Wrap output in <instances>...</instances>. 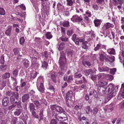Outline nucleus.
Masks as SVG:
<instances>
[{"label":"nucleus","instance_id":"obj_45","mask_svg":"<svg viewBox=\"0 0 124 124\" xmlns=\"http://www.w3.org/2000/svg\"><path fill=\"white\" fill-rule=\"evenodd\" d=\"M87 43V42L86 41H85L84 42V43H82V47L85 49H87V46L86 44Z\"/></svg>","mask_w":124,"mask_h":124},{"label":"nucleus","instance_id":"obj_27","mask_svg":"<svg viewBox=\"0 0 124 124\" xmlns=\"http://www.w3.org/2000/svg\"><path fill=\"white\" fill-rule=\"evenodd\" d=\"M98 83L99 85H100V87H103V86L107 84V82L105 81L102 80L99 81Z\"/></svg>","mask_w":124,"mask_h":124},{"label":"nucleus","instance_id":"obj_55","mask_svg":"<svg viewBox=\"0 0 124 124\" xmlns=\"http://www.w3.org/2000/svg\"><path fill=\"white\" fill-rule=\"evenodd\" d=\"M12 80L13 81V82H14L13 84V85L14 87H15L16 86L17 82L16 81V78H14L13 77H11Z\"/></svg>","mask_w":124,"mask_h":124},{"label":"nucleus","instance_id":"obj_38","mask_svg":"<svg viewBox=\"0 0 124 124\" xmlns=\"http://www.w3.org/2000/svg\"><path fill=\"white\" fill-rule=\"evenodd\" d=\"M65 47V44L63 43H61L59 45V47L58 48V50L59 51L62 50L64 49Z\"/></svg>","mask_w":124,"mask_h":124},{"label":"nucleus","instance_id":"obj_50","mask_svg":"<svg viewBox=\"0 0 124 124\" xmlns=\"http://www.w3.org/2000/svg\"><path fill=\"white\" fill-rule=\"evenodd\" d=\"M113 78L112 76L110 75H108L106 77V79L107 80H112L113 79Z\"/></svg>","mask_w":124,"mask_h":124},{"label":"nucleus","instance_id":"obj_29","mask_svg":"<svg viewBox=\"0 0 124 124\" xmlns=\"http://www.w3.org/2000/svg\"><path fill=\"white\" fill-rule=\"evenodd\" d=\"M124 57V51L121 52L119 55V58L120 60V61L121 62L122 60V58Z\"/></svg>","mask_w":124,"mask_h":124},{"label":"nucleus","instance_id":"obj_56","mask_svg":"<svg viewBox=\"0 0 124 124\" xmlns=\"http://www.w3.org/2000/svg\"><path fill=\"white\" fill-rule=\"evenodd\" d=\"M7 66L6 65H3L1 66L0 69L2 71L5 70L7 68Z\"/></svg>","mask_w":124,"mask_h":124},{"label":"nucleus","instance_id":"obj_40","mask_svg":"<svg viewBox=\"0 0 124 124\" xmlns=\"http://www.w3.org/2000/svg\"><path fill=\"white\" fill-rule=\"evenodd\" d=\"M74 74V77L76 78H79L82 76L81 74L78 72H76Z\"/></svg>","mask_w":124,"mask_h":124},{"label":"nucleus","instance_id":"obj_44","mask_svg":"<svg viewBox=\"0 0 124 124\" xmlns=\"http://www.w3.org/2000/svg\"><path fill=\"white\" fill-rule=\"evenodd\" d=\"M32 56H34L37 57L38 54V53L34 49H32Z\"/></svg>","mask_w":124,"mask_h":124},{"label":"nucleus","instance_id":"obj_53","mask_svg":"<svg viewBox=\"0 0 124 124\" xmlns=\"http://www.w3.org/2000/svg\"><path fill=\"white\" fill-rule=\"evenodd\" d=\"M77 12L79 13L80 12L83 13V9L80 7H78L76 8Z\"/></svg>","mask_w":124,"mask_h":124},{"label":"nucleus","instance_id":"obj_19","mask_svg":"<svg viewBox=\"0 0 124 124\" xmlns=\"http://www.w3.org/2000/svg\"><path fill=\"white\" fill-rule=\"evenodd\" d=\"M78 38L76 37V34H74L73 35L72 38V40L75 42V44L78 45L79 44Z\"/></svg>","mask_w":124,"mask_h":124},{"label":"nucleus","instance_id":"obj_61","mask_svg":"<svg viewBox=\"0 0 124 124\" xmlns=\"http://www.w3.org/2000/svg\"><path fill=\"white\" fill-rule=\"evenodd\" d=\"M17 107L19 108H22V106L21 104V102L20 101H19L17 103Z\"/></svg>","mask_w":124,"mask_h":124},{"label":"nucleus","instance_id":"obj_5","mask_svg":"<svg viewBox=\"0 0 124 124\" xmlns=\"http://www.w3.org/2000/svg\"><path fill=\"white\" fill-rule=\"evenodd\" d=\"M63 113V116H58L57 115H55V118L59 121H63L67 120L68 118L65 112L64 111Z\"/></svg>","mask_w":124,"mask_h":124},{"label":"nucleus","instance_id":"obj_34","mask_svg":"<svg viewBox=\"0 0 124 124\" xmlns=\"http://www.w3.org/2000/svg\"><path fill=\"white\" fill-rule=\"evenodd\" d=\"M39 65V64L37 62L34 63V64H32V66L34 68L38 69Z\"/></svg>","mask_w":124,"mask_h":124},{"label":"nucleus","instance_id":"obj_59","mask_svg":"<svg viewBox=\"0 0 124 124\" xmlns=\"http://www.w3.org/2000/svg\"><path fill=\"white\" fill-rule=\"evenodd\" d=\"M73 33V30H68L67 31V34L68 36H70Z\"/></svg>","mask_w":124,"mask_h":124},{"label":"nucleus","instance_id":"obj_54","mask_svg":"<svg viewBox=\"0 0 124 124\" xmlns=\"http://www.w3.org/2000/svg\"><path fill=\"white\" fill-rule=\"evenodd\" d=\"M46 37L47 38L50 39L52 37V36L51 34V33L50 32H47L46 35Z\"/></svg>","mask_w":124,"mask_h":124},{"label":"nucleus","instance_id":"obj_4","mask_svg":"<svg viewBox=\"0 0 124 124\" xmlns=\"http://www.w3.org/2000/svg\"><path fill=\"white\" fill-rule=\"evenodd\" d=\"M42 1L41 4L43 6L42 9H44V12L47 13L49 12V6L47 5V0H41Z\"/></svg>","mask_w":124,"mask_h":124},{"label":"nucleus","instance_id":"obj_57","mask_svg":"<svg viewBox=\"0 0 124 124\" xmlns=\"http://www.w3.org/2000/svg\"><path fill=\"white\" fill-rule=\"evenodd\" d=\"M42 55L43 57L47 58L49 55V54L46 51H45L44 53H43Z\"/></svg>","mask_w":124,"mask_h":124},{"label":"nucleus","instance_id":"obj_62","mask_svg":"<svg viewBox=\"0 0 124 124\" xmlns=\"http://www.w3.org/2000/svg\"><path fill=\"white\" fill-rule=\"evenodd\" d=\"M62 41H64L65 42L67 41H68V38L65 37L63 36H62L60 38Z\"/></svg>","mask_w":124,"mask_h":124},{"label":"nucleus","instance_id":"obj_35","mask_svg":"<svg viewBox=\"0 0 124 124\" xmlns=\"http://www.w3.org/2000/svg\"><path fill=\"white\" fill-rule=\"evenodd\" d=\"M85 110L87 113H88L89 112H91L92 113L93 112L92 109L90 108V107L89 106H88L85 109Z\"/></svg>","mask_w":124,"mask_h":124},{"label":"nucleus","instance_id":"obj_46","mask_svg":"<svg viewBox=\"0 0 124 124\" xmlns=\"http://www.w3.org/2000/svg\"><path fill=\"white\" fill-rule=\"evenodd\" d=\"M67 4L68 5L71 6L74 3V1L72 0H67Z\"/></svg>","mask_w":124,"mask_h":124},{"label":"nucleus","instance_id":"obj_47","mask_svg":"<svg viewBox=\"0 0 124 124\" xmlns=\"http://www.w3.org/2000/svg\"><path fill=\"white\" fill-rule=\"evenodd\" d=\"M19 70L17 69H16L14 70L13 72V74L14 76L15 77H16L18 75Z\"/></svg>","mask_w":124,"mask_h":124},{"label":"nucleus","instance_id":"obj_14","mask_svg":"<svg viewBox=\"0 0 124 124\" xmlns=\"http://www.w3.org/2000/svg\"><path fill=\"white\" fill-rule=\"evenodd\" d=\"M109 70V68L108 67L106 66H103L101 67H98V70L99 71L106 72L108 71Z\"/></svg>","mask_w":124,"mask_h":124},{"label":"nucleus","instance_id":"obj_11","mask_svg":"<svg viewBox=\"0 0 124 124\" xmlns=\"http://www.w3.org/2000/svg\"><path fill=\"white\" fill-rule=\"evenodd\" d=\"M106 89H105L104 88H103V87H99L98 89V93L101 95H103L105 92L106 90H105Z\"/></svg>","mask_w":124,"mask_h":124},{"label":"nucleus","instance_id":"obj_21","mask_svg":"<svg viewBox=\"0 0 124 124\" xmlns=\"http://www.w3.org/2000/svg\"><path fill=\"white\" fill-rule=\"evenodd\" d=\"M107 51L108 53L109 54L115 55L116 54L115 50L113 48L108 49Z\"/></svg>","mask_w":124,"mask_h":124},{"label":"nucleus","instance_id":"obj_49","mask_svg":"<svg viewBox=\"0 0 124 124\" xmlns=\"http://www.w3.org/2000/svg\"><path fill=\"white\" fill-rule=\"evenodd\" d=\"M5 14V12L4 9L2 8H0V14L4 15Z\"/></svg>","mask_w":124,"mask_h":124},{"label":"nucleus","instance_id":"obj_33","mask_svg":"<svg viewBox=\"0 0 124 124\" xmlns=\"http://www.w3.org/2000/svg\"><path fill=\"white\" fill-rule=\"evenodd\" d=\"M11 27H9L5 31V34L7 36H9L11 34Z\"/></svg>","mask_w":124,"mask_h":124},{"label":"nucleus","instance_id":"obj_17","mask_svg":"<svg viewBox=\"0 0 124 124\" xmlns=\"http://www.w3.org/2000/svg\"><path fill=\"white\" fill-rule=\"evenodd\" d=\"M105 54V52L102 51L101 54L100 55V59L101 61H103L104 60L107 59V56L106 54Z\"/></svg>","mask_w":124,"mask_h":124},{"label":"nucleus","instance_id":"obj_39","mask_svg":"<svg viewBox=\"0 0 124 124\" xmlns=\"http://www.w3.org/2000/svg\"><path fill=\"white\" fill-rule=\"evenodd\" d=\"M48 66V63L45 61L43 62H42V67L44 69H46L47 68Z\"/></svg>","mask_w":124,"mask_h":124},{"label":"nucleus","instance_id":"obj_58","mask_svg":"<svg viewBox=\"0 0 124 124\" xmlns=\"http://www.w3.org/2000/svg\"><path fill=\"white\" fill-rule=\"evenodd\" d=\"M41 97H42L41 99L40 98V99H39V100L40 103H45L46 102V100L44 99V98H43L42 95H41Z\"/></svg>","mask_w":124,"mask_h":124},{"label":"nucleus","instance_id":"obj_43","mask_svg":"<svg viewBox=\"0 0 124 124\" xmlns=\"http://www.w3.org/2000/svg\"><path fill=\"white\" fill-rule=\"evenodd\" d=\"M38 96L36 95L35 94L34 96H33L31 97V100L32 101H34L35 100H39V99H40V98L38 97Z\"/></svg>","mask_w":124,"mask_h":124},{"label":"nucleus","instance_id":"obj_25","mask_svg":"<svg viewBox=\"0 0 124 124\" xmlns=\"http://www.w3.org/2000/svg\"><path fill=\"white\" fill-rule=\"evenodd\" d=\"M29 96L28 94H24L22 97V101L23 102H25L29 98Z\"/></svg>","mask_w":124,"mask_h":124},{"label":"nucleus","instance_id":"obj_32","mask_svg":"<svg viewBox=\"0 0 124 124\" xmlns=\"http://www.w3.org/2000/svg\"><path fill=\"white\" fill-rule=\"evenodd\" d=\"M6 86V82L5 81H3L0 83V89L2 90Z\"/></svg>","mask_w":124,"mask_h":124},{"label":"nucleus","instance_id":"obj_10","mask_svg":"<svg viewBox=\"0 0 124 124\" xmlns=\"http://www.w3.org/2000/svg\"><path fill=\"white\" fill-rule=\"evenodd\" d=\"M50 73L51 78L54 82H56V78L57 77L56 74L53 71H51Z\"/></svg>","mask_w":124,"mask_h":124},{"label":"nucleus","instance_id":"obj_36","mask_svg":"<svg viewBox=\"0 0 124 124\" xmlns=\"http://www.w3.org/2000/svg\"><path fill=\"white\" fill-rule=\"evenodd\" d=\"M33 4L34 6V7L35 8L37 12L38 11V6L39 4V3H37V2H35L33 3Z\"/></svg>","mask_w":124,"mask_h":124},{"label":"nucleus","instance_id":"obj_23","mask_svg":"<svg viewBox=\"0 0 124 124\" xmlns=\"http://www.w3.org/2000/svg\"><path fill=\"white\" fill-rule=\"evenodd\" d=\"M22 111V109H16L15 111L14 112V114L16 116H18L20 114Z\"/></svg>","mask_w":124,"mask_h":124},{"label":"nucleus","instance_id":"obj_26","mask_svg":"<svg viewBox=\"0 0 124 124\" xmlns=\"http://www.w3.org/2000/svg\"><path fill=\"white\" fill-rule=\"evenodd\" d=\"M84 15L86 16L85 18L86 19H88V17H90L91 16V14L90 11L87 10L85 12V13L84 14Z\"/></svg>","mask_w":124,"mask_h":124},{"label":"nucleus","instance_id":"obj_52","mask_svg":"<svg viewBox=\"0 0 124 124\" xmlns=\"http://www.w3.org/2000/svg\"><path fill=\"white\" fill-rule=\"evenodd\" d=\"M47 88L48 89L52 90L53 89V86L51 84V83H49L48 85L47 86Z\"/></svg>","mask_w":124,"mask_h":124},{"label":"nucleus","instance_id":"obj_16","mask_svg":"<svg viewBox=\"0 0 124 124\" xmlns=\"http://www.w3.org/2000/svg\"><path fill=\"white\" fill-rule=\"evenodd\" d=\"M38 86H37V87L39 91L42 93H43L45 89L43 83H41L39 87L38 86Z\"/></svg>","mask_w":124,"mask_h":124},{"label":"nucleus","instance_id":"obj_15","mask_svg":"<svg viewBox=\"0 0 124 124\" xmlns=\"http://www.w3.org/2000/svg\"><path fill=\"white\" fill-rule=\"evenodd\" d=\"M73 92L71 91L68 92L66 94V97L67 100H71Z\"/></svg>","mask_w":124,"mask_h":124},{"label":"nucleus","instance_id":"obj_31","mask_svg":"<svg viewBox=\"0 0 124 124\" xmlns=\"http://www.w3.org/2000/svg\"><path fill=\"white\" fill-rule=\"evenodd\" d=\"M115 57L112 55H111L110 57L107 56V59L108 61L110 62H114L115 60Z\"/></svg>","mask_w":124,"mask_h":124},{"label":"nucleus","instance_id":"obj_2","mask_svg":"<svg viewBox=\"0 0 124 124\" xmlns=\"http://www.w3.org/2000/svg\"><path fill=\"white\" fill-rule=\"evenodd\" d=\"M114 85L113 84H110L107 87L108 89V94L109 95L105 99V102H107L110 100L111 98L116 94V92L118 89L117 86H116L114 88Z\"/></svg>","mask_w":124,"mask_h":124},{"label":"nucleus","instance_id":"obj_3","mask_svg":"<svg viewBox=\"0 0 124 124\" xmlns=\"http://www.w3.org/2000/svg\"><path fill=\"white\" fill-rule=\"evenodd\" d=\"M124 98V83L121 85L120 90L117 96L118 100H120Z\"/></svg>","mask_w":124,"mask_h":124},{"label":"nucleus","instance_id":"obj_60","mask_svg":"<svg viewBox=\"0 0 124 124\" xmlns=\"http://www.w3.org/2000/svg\"><path fill=\"white\" fill-rule=\"evenodd\" d=\"M37 73V72H32L31 73V78H34L36 76Z\"/></svg>","mask_w":124,"mask_h":124},{"label":"nucleus","instance_id":"obj_28","mask_svg":"<svg viewBox=\"0 0 124 124\" xmlns=\"http://www.w3.org/2000/svg\"><path fill=\"white\" fill-rule=\"evenodd\" d=\"M85 74L86 75H88L90 74H91L93 73V71L92 70L89 69L85 70L84 71Z\"/></svg>","mask_w":124,"mask_h":124},{"label":"nucleus","instance_id":"obj_42","mask_svg":"<svg viewBox=\"0 0 124 124\" xmlns=\"http://www.w3.org/2000/svg\"><path fill=\"white\" fill-rule=\"evenodd\" d=\"M30 57L31 58V61L32 64H33L34 63L37 62V58L36 57L31 56Z\"/></svg>","mask_w":124,"mask_h":124},{"label":"nucleus","instance_id":"obj_22","mask_svg":"<svg viewBox=\"0 0 124 124\" xmlns=\"http://www.w3.org/2000/svg\"><path fill=\"white\" fill-rule=\"evenodd\" d=\"M35 106L34 104L32 103H30L29 104V108L30 111L32 113L35 112V109L34 108Z\"/></svg>","mask_w":124,"mask_h":124},{"label":"nucleus","instance_id":"obj_48","mask_svg":"<svg viewBox=\"0 0 124 124\" xmlns=\"http://www.w3.org/2000/svg\"><path fill=\"white\" fill-rule=\"evenodd\" d=\"M10 75V74L9 73H6L3 75V78L4 79H6L7 78H9Z\"/></svg>","mask_w":124,"mask_h":124},{"label":"nucleus","instance_id":"obj_37","mask_svg":"<svg viewBox=\"0 0 124 124\" xmlns=\"http://www.w3.org/2000/svg\"><path fill=\"white\" fill-rule=\"evenodd\" d=\"M94 22L95 25L96 26H97L100 25L101 23V21L98 19L95 20Z\"/></svg>","mask_w":124,"mask_h":124},{"label":"nucleus","instance_id":"obj_7","mask_svg":"<svg viewBox=\"0 0 124 124\" xmlns=\"http://www.w3.org/2000/svg\"><path fill=\"white\" fill-rule=\"evenodd\" d=\"M18 98V94L17 92L15 93L13 95H12L10 97V102L11 104L14 102L16 98L17 99Z\"/></svg>","mask_w":124,"mask_h":124},{"label":"nucleus","instance_id":"obj_20","mask_svg":"<svg viewBox=\"0 0 124 124\" xmlns=\"http://www.w3.org/2000/svg\"><path fill=\"white\" fill-rule=\"evenodd\" d=\"M104 26L106 29H108L110 27H113L114 25L112 24L109 23H107L104 24Z\"/></svg>","mask_w":124,"mask_h":124},{"label":"nucleus","instance_id":"obj_63","mask_svg":"<svg viewBox=\"0 0 124 124\" xmlns=\"http://www.w3.org/2000/svg\"><path fill=\"white\" fill-rule=\"evenodd\" d=\"M63 26L65 27H67L70 26L69 23L68 21L65 22L63 24Z\"/></svg>","mask_w":124,"mask_h":124},{"label":"nucleus","instance_id":"obj_30","mask_svg":"<svg viewBox=\"0 0 124 124\" xmlns=\"http://www.w3.org/2000/svg\"><path fill=\"white\" fill-rule=\"evenodd\" d=\"M56 110L58 112H60L61 113L63 112L64 110L61 107L57 106L56 107Z\"/></svg>","mask_w":124,"mask_h":124},{"label":"nucleus","instance_id":"obj_41","mask_svg":"<svg viewBox=\"0 0 124 124\" xmlns=\"http://www.w3.org/2000/svg\"><path fill=\"white\" fill-rule=\"evenodd\" d=\"M82 63L83 65L85 66H86V65L89 66H91V63L90 62L88 61H83Z\"/></svg>","mask_w":124,"mask_h":124},{"label":"nucleus","instance_id":"obj_12","mask_svg":"<svg viewBox=\"0 0 124 124\" xmlns=\"http://www.w3.org/2000/svg\"><path fill=\"white\" fill-rule=\"evenodd\" d=\"M20 49L18 48H15L13 49V52L14 54L15 55H17L18 56L17 58L18 59L19 58H20L21 57V55L18 54L19 52L20 51Z\"/></svg>","mask_w":124,"mask_h":124},{"label":"nucleus","instance_id":"obj_64","mask_svg":"<svg viewBox=\"0 0 124 124\" xmlns=\"http://www.w3.org/2000/svg\"><path fill=\"white\" fill-rule=\"evenodd\" d=\"M57 121L55 119H53L51 120L50 124H57Z\"/></svg>","mask_w":124,"mask_h":124},{"label":"nucleus","instance_id":"obj_13","mask_svg":"<svg viewBox=\"0 0 124 124\" xmlns=\"http://www.w3.org/2000/svg\"><path fill=\"white\" fill-rule=\"evenodd\" d=\"M9 100L8 97H4L2 101V105L4 106H6L9 103Z\"/></svg>","mask_w":124,"mask_h":124},{"label":"nucleus","instance_id":"obj_8","mask_svg":"<svg viewBox=\"0 0 124 124\" xmlns=\"http://www.w3.org/2000/svg\"><path fill=\"white\" fill-rule=\"evenodd\" d=\"M63 79L64 81H66L67 82H71L73 79L72 76L70 75L68 77V76L66 75H64Z\"/></svg>","mask_w":124,"mask_h":124},{"label":"nucleus","instance_id":"obj_6","mask_svg":"<svg viewBox=\"0 0 124 124\" xmlns=\"http://www.w3.org/2000/svg\"><path fill=\"white\" fill-rule=\"evenodd\" d=\"M71 20L73 22H77L82 20L83 19L80 16H78L75 15L72 16Z\"/></svg>","mask_w":124,"mask_h":124},{"label":"nucleus","instance_id":"obj_51","mask_svg":"<svg viewBox=\"0 0 124 124\" xmlns=\"http://www.w3.org/2000/svg\"><path fill=\"white\" fill-rule=\"evenodd\" d=\"M43 109H41L39 113L40 120L42 119H43Z\"/></svg>","mask_w":124,"mask_h":124},{"label":"nucleus","instance_id":"obj_18","mask_svg":"<svg viewBox=\"0 0 124 124\" xmlns=\"http://www.w3.org/2000/svg\"><path fill=\"white\" fill-rule=\"evenodd\" d=\"M23 66L25 68H27L29 66V61L28 60H25L23 61Z\"/></svg>","mask_w":124,"mask_h":124},{"label":"nucleus","instance_id":"obj_1","mask_svg":"<svg viewBox=\"0 0 124 124\" xmlns=\"http://www.w3.org/2000/svg\"><path fill=\"white\" fill-rule=\"evenodd\" d=\"M66 60L64 54L61 53L59 61V63L60 66L61 70L60 72V74L62 75L64 74L66 71Z\"/></svg>","mask_w":124,"mask_h":124},{"label":"nucleus","instance_id":"obj_24","mask_svg":"<svg viewBox=\"0 0 124 124\" xmlns=\"http://www.w3.org/2000/svg\"><path fill=\"white\" fill-rule=\"evenodd\" d=\"M44 81L43 77H39L37 79V85L38 86V85H39V84H40L41 83H43V82Z\"/></svg>","mask_w":124,"mask_h":124},{"label":"nucleus","instance_id":"obj_9","mask_svg":"<svg viewBox=\"0 0 124 124\" xmlns=\"http://www.w3.org/2000/svg\"><path fill=\"white\" fill-rule=\"evenodd\" d=\"M104 48L106 49V47L105 45H103L100 44H97L96 46L94 48V50L95 51H97L99 49Z\"/></svg>","mask_w":124,"mask_h":124}]
</instances>
